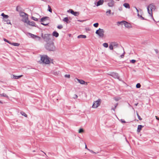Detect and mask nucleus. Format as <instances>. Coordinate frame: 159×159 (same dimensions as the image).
I'll return each instance as SVG.
<instances>
[{
  "label": "nucleus",
  "mask_w": 159,
  "mask_h": 159,
  "mask_svg": "<svg viewBox=\"0 0 159 159\" xmlns=\"http://www.w3.org/2000/svg\"><path fill=\"white\" fill-rule=\"evenodd\" d=\"M25 17V18L24 20V22L28 24L30 22V21L28 20V16H26V17Z\"/></svg>",
  "instance_id": "nucleus-19"
},
{
  "label": "nucleus",
  "mask_w": 159,
  "mask_h": 159,
  "mask_svg": "<svg viewBox=\"0 0 159 159\" xmlns=\"http://www.w3.org/2000/svg\"><path fill=\"white\" fill-rule=\"evenodd\" d=\"M70 13L72 15H73L74 12V11H73L72 10H70Z\"/></svg>",
  "instance_id": "nucleus-48"
},
{
  "label": "nucleus",
  "mask_w": 159,
  "mask_h": 159,
  "mask_svg": "<svg viewBox=\"0 0 159 159\" xmlns=\"http://www.w3.org/2000/svg\"><path fill=\"white\" fill-rule=\"evenodd\" d=\"M114 1L113 0H111L107 3V5L109 7H112L114 6Z\"/></svg>",
  "instance_id": "nucleus-9"
},
{
  "label": "nucleus",
  "mask_w": 159,
  "mask_h": 159,
  "mask_svg": "<svg viewBox=\"0 0 159 159\" xmlns=\"http://www.w3.org/2000/svg\"><path fill=\"white\" fill-rule=\"evenodd\" d=\"M154 51H155L156 53H157L158 52V51L157 49H155Z\"/></svg>",
  "instance_id": "nucleus-51"
},
{
  "label": "nucleus",
  "mask_w": 159,
  "mask_h": 159,
  "mask_svg": "<svg viewBox=\"0 0 159 159\" xmlns=\"http://www.w3.org/2000/svg\"><path fill=\"white\" fill-rule=\"evenodd\" d=\"M27 34L31 38L35 39L36 38V35L30 33H28Z\"/></svg>",
  "instance_id": "nucleus-15"
},
{
  "label": "nucleus",
  "mask_w": 159,
  "mask_h": 159,
  "mask_svg": "<svg viewBox=\"0 0 159 159\" xmlns=\"http://www.w3.org/2000/svg\"><path fill=\"white\" fill-rule=\"evenodd\" d=\"M115 109H116V108H115V107H113V108H112H112H111V109H112V110H114V111H115Z\"/></svg>",
  "instance_id": "nucleus-55"
},
{
  "label": "nucleus",
  "mask_w": 159,
  "mask_h": 159,
  "mask_svg": "<svg viewBox=\"0 0 159 159\" xmlns=\"http://www.w3.org/2000/svg\"><path fill=\"white\" fill-rule=\"evenodd\" d=\"M31 19H32L33 20H34V21H38V18H35V17H34V16H32V17H31Z\"/></svg>",
  "instance_id": "nucleus-36"
},
{
  "label": "nucleus",
  "mask_w": 159,
  "mask_h": 159,
  "mask_svg": "<svg viewBox=\"0 0 159 159\" xmlns=\"http://www.w3.org/2000/svg\"><path fill=\"white\" fill-rule=\"evenodd\" d=\"M1 16L3 17V20L5 19H7L9 17L8 15H5L3 13H2Z\"/></svg>",
  "instance_id": "nucleus-16"
},
{
  "label": "nucleus",
  "mask_w": 159,
  "mask_h": 159,
  "mask_svg": "<svg viewBox=\"0 0 159 159\" xmlns=\"http://www.w3.org/2000/svg\"><path fill=\"white\" fill-rule=\"evenodd\" d=\"M109 48L111 50H112L113 49V47L112 45L111 44L109 46Z\"/></svg>",
  "instance_id": "nucleus-43"
},
{
  "label": "nucleus",
  "mask_w": 159,
  "mask_h": 159,
  "mask_svg": "<svg viewBox=\"0 0 159 159\" xmlns=\"http://www.w3.org/2000/svg\"><path fill=\"white\" fill-rule=\"evenodd\" d=\"M62 28L63 26L62 25H59L57 26V28L59 29H61Z\"/></svg>",
  "instance_id": "nucleus-40"
},
{
  "label": "nucleus",
  "mask_w": 159,
  "mask_h": 159,
  "mask_svg": "<svg viewBox=\"0 0 159 159\" xmlns=\"http://www.w3.org/2000/svg\"><path fill=\"white\" fill-rule=\"evenodd\" d=\"M73 15L75 16H77L79 15V13L78 12L74 11Z\"/></svg>",
  "instance_id": "nucleus-32"
},
{
  "label": "nucleus",
  "mask_w": 159,
  "mask_h": 159,
  "mask_svg": "<svg viewBox=\"0 0 159 159\" xmlns=\"http://www.w3.org/2000/svg\"><path fill=\"white\" fill-rule=\"evenodd\" d=\"M113 14H114V13H112V15H113Z\"/></svg>",
  "instance_id": "nucleus-62"
},
{
  "label": "nucleus",
  "mask_w": 159,
  "mask_h": 159,
  "mask_svg": "<svg viewBox=\"0 0 159 159\" xmlns=\"http://www.w3.org/2000/svg\"><path fill=\"white\" fill-rule=\"evenodd\" d=\"M110 75L115 79H119V76L118 74L116 73H111L110 74Z\"/></svg>",
  "instance_id": "nucleus-8"
},
{
  "label": "nucleus",
  "mask_w": 159,
  "mask_h": 159,
  "mask_svg": "<svg viewBox=\"0 0 159 159\" xmlns=\"http://www.w3.org/2000/svg\"><path fill=\"white\" fill-rule=\"evenodd\" d=\"M103 46L105 48H107L108 47V44L107 43H103Z\"/></svg>",
  "instance_id": "nucleus-34"
},
{
  "label": "nucleus",
  "mask_w": 159,
  "mask_h": 159,
  "mask_svg": "<svg viewBox=\"0 0 159 159\" xmlns=\"http://www.w3.org/2000/svg\"><path fill=\"white\" fill-rule=\"evenodd\" d=\"M84 132V130L83 129H80L79 130V133H81Z\"/></svg>",
  "instance_id": "nucleus-41"
},
{
  "label": "nucleus",
  "mask_w": 159,
  "mask_h": 159,
  "mask_svg": "<svg viewBox=\"0 0 159 159\" xmlns=\"http://www.w3.org/2000/svg\"><path fill=\"white\" fill-rule=\"evenodd\" d=\"M45 48L48 50L51 51H54L56 50V47L52 41H51L48 43H47L45 45Z\"/></svg>",
  "instance_id": "nucleus-1"
},
{
  "label": "nucleus",
  "mask_w": 159,
  "mask_h": 159,
  "mask_svg": "<svg viewBox=\"0 0 159 159\" xmlns=\"http://www.w3.org/2000/svg\"><path fill=\"white\" fill-rule=\"evenodd\" d=\"M115 100L116 101H117L119 100V99L118 98H116L115 99Z\"/></svg>",
  "instance_id": "nucleus-56"
},
{
  "label": "nucleus",
  "mask_w": 159,
  "mask_h": 159,
  "mask_svg": "<svg viewBox=\"0 0 159 159\" xmlns=\"http://www.w3.org/2000/svg\"><path fill=\"white\" fill-rule=\"evenodd\" d=\"M98 23H96L93 24V25L95 27H97L98 26Z\"/></svg>",
  "instance_id": "nucleus-39"
},
{
  "label": "nucleus",
  "mask_w": 159,
  "mask_h": 159,
  "mask_svg": "<svg viewBox=\"0 0 159 159\" xmlns=\"http://www.w3.org/2000/svg\"><path fill=\"white\" fill-rule=\"evenodd\" d=\"M137 116L138 117V118L139 119V120H142V118L139 116V114H138V113H137Z\"/></svg>",
  "instance_id": "nucleus-38"
},
{
  "label": "nucleus",
  "mask_w": 159,
  "mask_h": 159,
  "mask_svg": "<svg viewBox=\"0 0 159 159\" xmlns=\"http://www.w3.org/2000/svg\"><path fill=\"white\" fill-rule=\"evenodd\" d=\"M48 18L49 17L47 16L41 18L40 19V22H41V24L45 26L48 25L49 24L48 23H44V22L46 20L48 19Z\"/></svg>",
  "instance_id": "nucleus-6"
},
{
  "label": "nucleus",
  "mask_w": 159,
  "mask_h": 159,
  "mask_svg": "<svg viewBox=\"0 0 159 159\" xmlns=\"http://www.w3.org/2000/svg\"><path fill=\"white\" fill-rule=\"evenodd\" d=\"M19 13L20 16L23 17H26V16H28V14L22 11H20V12H19Z\"/></svg>",
  "instance_id": "nucleus-11"
},
{
  "label": "nucleus",
  "mask_w": 159,
  "mask_h": 159,
  "mask_svg": "<svg viewBox=\"0 0 159 159\" xmlns=\"http://www.w3.org/2000/svg\"><path fill=\"white\" fill-rule=\"evenodd\" d=\"M63 21L66 22L67 23H69V20L67 17H66L64 18L63 20Z\"/></svg>",
  "instance_id": "nucleus-24"
},
{
  "label": "nucleus",
  "mask_w": 159,
  "mask_h": 159,
  "mask_svg": "<svg viewBox=\"0 0 159 159\" xmlns=\"http://www.w3.org/2000/svg\"><path fill=\"white\" fill-rule=\"evenodd\" d=\"M101 102V100L99 98L98 100L94 102L92 105V107L93 108H97L100 105Z\"/></svg>",
  "instance_id": "nucleus-5"
},
{
  "label": "nucleus",
  "mask_w": 159,
  "mask_h": 159,
  "mask_svg": "<svg viewBox=\"0 0 159 159\" xmlns=\"http://www.w3.org/2000/svg\"><path fill=\"white\" fill-rule=\"evenodd\" d=\"M78 96L76 94L75 95V97L74 98H77Z\"/></svg>",
  "instance_id": "nucleus-54"
},
{
  "label": "nucleus",
  "mask_w": 159,
  "mask_h": 159,
  "mask_svg": "<svg viewBox=\"0 0 159 159\" xmlns=\"http://www.w3.org/2000/svg\"><path fill=\"white\" fill-rule=\"evenodd\" d=\"M148 12L150 16H152V10L149 9L148 8H147Z\"/></svg>",
  "instance_id": "nucleus-18"
},
{
  "label": "nucleus",
  "mask_w": 159,
  "mask_h": 159,
  "mask_svg": "<svg viewBox=\"0 0 159 159\" xmlns=\"http://www.w3.org/2000/svg\"><path fill=\"white\" fill-rule=\"evenodd\" d=\"M34 39L36 41H40L41 39V38L40 37L36 35V38Z\"/></svg>",
  "instance_id": "nucleus-29"
},
{
  "label": "nucleus",
  "mask_w": 159,
  "mask_h": 159,
  "mask_svg": "<svg viewBox=\"0 0 159 159\" xmlns=\"http://www.w3.org/2000/svg\"><path fill=\"white\" fill-rule=\"evenodd\" d=\"M121 122L122 123H125L126 122V121L125 120H123L122 119H121Z\"/></svg>",
  "instance_id": "nucleus-49"
},
{
  "label": "nucleus",
  "mask_w": 159,
  "mask_h": 159,
  "mask_svg": "<svg viewBox=\"0 0 159 159\" xmlns=\"http://www.w3.org/2000/svg\"><path fill=\"white\" fill-rule=\"evenodd\" d=\"M40 57L41 63L46 64H49L50 63L49 58L47 55H41Z\"/></svg>",
  "instance_id": "nucleus-2"
},
{
  "label": "nucleus",
  "mask_w": 159,
  "mask_h": 159,
  "mask_svg": "<svg viewBox=\"0 0 159 159\" xmlns=\"http://www.w3.org/2000/svg\"><path fill=\"white\" fill-rule=\"evenodd\" d=\"M123 6L126 8L129 9L130 8L129 4L128 3H124Z\"/></svg>",
  "instance_id": "nucleus-20"
},
{
  "label": "nucleus",
  "mask_w": 159,
  "mask_h": 159,
  "mask_svg": "<svg viewBox=\"0 0 159 159\" xmlns=\"http://www.w3.org/2000/svg\"><path fill=\"white\" fill-rule=\"evenodd\" d=\"M104 2V0H99L97 2L96 6H98L100 5H102Z\"/></svg>",
  "instance_id": "nucleus-13"
},
{
  "label": "nucleus",
  "mask_w": 159,
  "mask_h": 159,
  "mask_svg": "<svg viewBox=\"0 0 159 159\" xmlns=\"http://www.w3.org/2000/svg\"><path fill=\"white\" fill-rule=\"evenodd\" d=\"M111 10H108L107 11L106 13L107 14V15L108 16L109 15L111 14Z\"/></svg>",
  "instance_id": "nucleus-33"
},
{
  "label": "nucleus",
  "mask_w": 159,
  "mask_h": 159,
  "mask_svg": "<svg viewBox=\"0 0 159 159\" xmlns=\"http://www.w3.org/2000/svg\"><path fill=\"white\" fill-rule=\"evenodd\" d=\"M65 77H67L68 78H70V75H65Z\"/></svg>",
  "instance_id": "nucleus-45"
},
{
  "label": "nucleus",
  "mask_w": 159,
  "mask_h": 159,
  "mask_svg": "<svg viewBox=\"0 0 159 159\" xmlns=\"http://www.w3.org/2000/svg\"><path fill=\"white\" fill-rule=\"evenodd\" d=\"M4 41H5V42H7V43H9L11 44V43H10L9 41L8 40H7V39H4Z\"/></svg>",
  "instance_id": "nucleus-47"
},
{
  "label": "nucleus",
  "mask_w": 159,
  "mask_h": 159,
  "mask_svg": "<svg viewBox=\"0 0 159 159\" xmlns=\"http://www.w3.org/2000/svg\"><path fill=\"white\" fill-rule=\"evenodd\" d=\"M125 53V52L124 51V53L122 55H120V57H121V58H122L124 57Z\"/></svg>",
  "instance_id": "nucleus-46"
},
{
  "label": "nucleus",
  "mask_w": 159,
  "mask_h": 159,
  "mask_svg": "<svg viewBox=\"0 0 159 159\" xmlns=\"http://www.w3.org/2000/svg\"><path fill=\"white\" fill-rule=\"evenodd\" d=\"M0 103H1V104H2V102L1 101H0Z\"/></svg>",
  "instance_id": "nucleus-59"
},
{
  "label": "nucleus",
  "mask_w": 159,
  "mask_h": 159,
  "mask_svg": "<svg viewBox=\"0 0 159 159\" xmlns=\"http://www.w3.org/2000/svg\"><path fill=\"white\" fill-rule=\"evenodd\" d=\"M16 10L18 12H20V11H21L20 7L19 6H17L16 7Z\"/></svg>",
  "instance_id": "nucleus-26"
},
{
  "label": "nucleus",
  "mask_w": 159,
  "mask_h": 159,
  "mask_svg": "<svg viewBox=\"0 0 159 159\" xmlns=\"http://www.w3.org/2000/svg\"><path fill=\"white\" fill-rule=\"evenodd\" d=\"M143 126H142L141 125H138L137 128V131L139 132H140V131L141 130L142 128H143Z\"/></svg>",
  "instance_id": "nucleus-23"
},
{
  "label": "nucleus",
  "mask_w": 159,
  "mask_h": 159,
  "mask_svg": "<svg viewBox=\"0 0 159 159\" xmlns=\"http://www.w3.org/2000/svg\"><path fill=\"white\" fill-rule=\"evenodd\" d=\"M33 152H35V150H33Z\"/></svg>",
  "instance_id": "nucleus-61"
},
{
  "label": "nucleus",
  "mask_w": 159,
  "mask_h": 159,
  "mask_svg": "<svg viewBox=\"0 0 159 159\" xmlns=\"http://www.w3.org/2000/svg\"><path fill=\"white\" fill-rule=\"evenodd\" d=\"M87 150L88 151H89L91 153H93V154H97L99 152H95L93 151V150L89 149H87Z\"/></svg>",
  "instance_id": "nucleus-30"
},
{
  "label": "nucleus",
  "mask_w": 159,
  "mask_h": 159,
  "mask_svg": "<svg viewBox=\"0 0 159 159\" xmlns=\"http://www.w3.org/2000/svg\"><path fill=\"white\" fill-rule=\"evenodd\" d=\"M52 35L53 36H54L56 38L58 37L59 36L58 33L56 31H53L52 33Z\"/></svg>",
  "instance_id": "nucleus-17"
},
{
  "label": "nucleus",
  "mask_w": 159,
  "mask_h": 159,
  "mask_svg": "<svg viewBox=\"0 0 159 159\" xmlns=\"http://www.w3.org/2000/svg\"><path fill=\"white\" fill-rule=\"evenodd\" d=\"M23 76L22 75H20L19 76H16L14 75H11V78L12 79H18Z\"/></svg>",
  "instance_id": "nucleus-12"
},
{
  "label": "nucleus",
  "mask_w": 159,
  "mask_h": 159,
  "mask_svg": "<svg viewBox=\"0 0 159 159\" xmlns=\"http://www.w3.org/2000/svg\"><path fill=\"white\" fill-rule=\"evenodd\" d=\"M130 62L132 63H134L136 62V60L133 59L130 60Z\"/></svg>",
  "instance_id": "nucleus-44"
},
{
  "label": "nucleus",
  "mask_w": 159,
  "mask_h": 159,
  "mask_svg": "<svg viewBox=\"0 0 159 159\" xmlns=\"http://www.w3.org/2000/svg\"><path fill=\"white\" fill-rule=\"evenodd\" d=\"M118 23H122L127 28H129L131 27V25L125 21H122L121 22H118Z\"/></svg>",
  "instance_id": "nucleus-7"
},
{
  "label": "nucleus",
  "mask_w": 159,
  "mask_h": 159,
  "mask_svg": "<svg viewBox=\"0 0 159 159\" xmlns=\"http://www.w3.org/2000/svg\"><path fill=\"white\" fill-rule=\"evenodd\" d=\"M78 38L80 39V38H83V39H85L86 38V36L84 35H80L78 36L77 37Z\"/></svg>",
  "instance_id": "nucleus-21"
},
{
  "label": "nucleus",
  "mask_w": 159,
  "mask_h": 159,
  "mask_svg": "<svg viewBox=\"0 0 159 159\" xmlns=\"http://www.w3.org/2000/svg\"><path fill=\"white\" fill-rule=\"evenodd\" d=\"M134 7L136 9V11L137 12V14L139 13V10H138V9L136 7Z\"/></svg>",
  "instance_id": "nucleus-50"
},
{
  "label": "nucleus",
  "mask_w": 159,
  "mask_h": 159,
  "mask_svg": "<svg viewBox=\"0 0 159 159\" xmlns=\"http://www.w3.org/2000/svg\"><path fill=\"white\" fill-rule=\"evenodd\" d=\"M155 117L156 118V119L158 120H159V118L158 117V116H155Z\"/></svg>",
  "instance_id": "nucleus-53"
},
{
  "label": "nucleus",
  "mask_w": 159,
  "mask_h": 159,
  "mask_svg": "<svg viewBox=\"0 0 159 159\" xmlns=\"http://www.w3.org/2000/svg\"><path fill=\"white\" fill-rule=\"evenodd\" d=\"M138 104V103H135L134 105L135 106H137Z\"/></svg>",
  "instance_id": "nucleus-58"
},
{
  "label": "nucleus",
  "mask_w": 159,
  "mask_h": 159,
  "mask_svg": "<svg viewBox=\"0 0 159 159\" xmlns=\"http://www.w3.org/2000/svg\"><path fill=\"white\" fill-rule=\"evenodd\" d=\"M48 10L50 12H52V9L51 7L49 6V5H48Z\"/></svg>",
  "instance_id": "nucleus-35"
},
{
  "label": "nucleus",
  "mask_w": 159,
  "mask_h": 159,
  "mask_svg": "<svg viewBox=\"0 0 159 159\" xmlns=\"http://www.w3.org/2000/svg\"><path fill=\"white\" fill-rule=\"evenodd\" d=\"M118 104L117 103H116L115 106V108H116V107L118 105Z\"/></svg>",
  "instance_id": "nucleus-52"
},
{
  "label": "nucleus",
  "mask_w": 159,
  "mask_h": 159,
  "mask_svg": "<svg viewBox=\"0 0 159 159\" xmlns=\"http://www.w3.org/2000/svg\"><path fill=\"white\" fill-rule=\"evenodd\" d=\"M0 96L4 97L7 98H8V96L5 93H3L2 94H0Z\"/></svg>",
  "instance_id": "nucleus-27"
},
{
  "label": "nucleus",
  "mask_w": 159,
  "mask_h": 159,
  "mask_svg": "<svg viewBox=\"0 0 159 159\" xmlns=\"http://www.w3.org/2000/svg\"><path fill=\"white\" fill-rule=\"evenodd\" d=\"M147 8L152 10L153 9H155V6L152 3L150 4L148 7H147Z\"/></svg>",
  "instance_id": "nucleus-10"
},
{
  "label": "nucleus",
  "mask_w": 159,
  "mask_h": 159,
  "mask_svg": "<svg viewBox=\"0 0 159 159\" xmlns=\"http://www.w3.org/2000/svg\"><path fill=\"white\" fill-rule=\"evenodd\" d=\"M137 16H138L139 17L141 18L142 20H144V18L142 16L140 15L139 13L137 14Z\"/></svg>",
  "instance_id": "nucleus-42"
},
{
  "label": "nucleus",
  "mask_w": 159,
  "mask_h": 159,
  "mask_svg": "<svg viewBox=\"0 0 159 159\" xmlns=\"http://www.w3.org/2000/svg\"><path fill=\"white\" fill-rule=\"evenodd\" d=\"M11 44L13 45V46H18L20 45V44L17 43H11Z\"/></svg>",
  "instance_id": "nucleus-31"
},
{
  "label": "nucleus",
  "mask_w": 159,
  "mask_h": 159,
  "mask_svg": "<svg viewBox=\"0 0 159 159\" xmlns=\"http://www.w3.org/2000/svg\"><path fill=\"white\" fill-rule=\"evenodd\" d=\"M3 20L5 22H6L7 24H11L10 20H8V18L7 19H4V20Z\"/></svg>",
  "instance_id": "nucleus-25"
},
{
  "label": "nucleus",
  "mask_w": 159,
  "mask_h": 159,
  "mask_svg": "<svg viewBox=\"0 0 159 159\" xmlns=\"http://www.w3.org/2000/svg\"><path fill=\"white\" fill-rule=\"evenodd\" d=\"M104 30L102 29L99 28L97 30L95 33L98 35V36L101 38H103L104 36Z\"/></svg>",
  "instance_id": "nucleus-4"
},
{
  "label": "nucleus",
  "mask_w": 159,
  "mask_h": 159,
  "mask_svg": "<svg viewBox=\"0 0 159 159\" xmlns=\"http://www.w3.org/2000/svg\"><path fill=\"white\" fill-rule=\"evenodd\" d=\"M28 24L29 25L32 26H36L35 25V23L33 21H31V22H30H30H29Z\"/></svg>",
  "instance_id": "nucleus-22"
},
{
  "label": "nucleus",
  "mask_w": 159,
  "mask_h": 159,
  "mask_svg": "<svg viewBox=\"0 0 159 159\" xmlns=\"http://www.w3.org/2000/svg\"><path fill=\"white\" fill-rule=\"evenodd\" d=\"M86 85H87V83H86Z\"/></svg>",
  "instance_id": "nucleus-63"
},
{
  "label": "nucleus",
  "mask_w": 159,
  "mask_h": 159,
  "mask_svg": "<svg viewBox=\"0 0 159 159\" xmlns=\"http://www.w3.org/2000/svg\"><path fill=\"white\" fill-rule=\"evenodd\" d=\"M20 114L22 116H23L25 117H27V115L23 111L20 112Z\"/></svg>",
  "instance_id": "nucleus-28"
},
{
  "label": "nucleus",
  "mask_w": 159,
  "mask_h": 159,
  "mask_svg": "<svg viewBox=\"0 0 159 159\" xmlns=\"http://www.w3.org/2000/svg\"><path fill=\"white\" fill-rule=\"evenodd\" d=\"M141 84L140 83H137L136 85V87L137 88H139L141 87Z\"/></svg>",
  "instance_id": "nucleus-37"
},
{
  "label": "nucleus",
  "mask_w": 159,
  "mask_h": 159,
  "mask_svg": "<svg viewBox=\"0 0 159 159\" xmlns=\"http://www.w3.org/2000/svg\"><path fill=\"white\" fill-rule=\"evenodd\" d=\"M85 148L86 149H88V148H87V146H86V144H85Z\"/></svg>",
  "instance_id": "nucleus-57"
},
{
  "label": "nucleus",
  "mask_w": 159,
  "mask_h": 159,
  "mask_svg": "<svg viewBox=\"0 0 159 159\" xmlns=\"http://www.w3.org/2000/svg\"><path fill=\"white\" fill-rule=\"evenodd\" d=\"M76 79L78 81V82L81 84H84L85 83V82L82 80L79 79L77 78H76Z\"/></svg>",
  "instance_id": "nucleus-14"
},
{
  "label": "nucleus",
  "mask_w": 159,
  "mask_h": 159,
  "mask_svg": "<svg viewBox=\"0 0 159 159\" xmlns=\"http://www.w3.org/2000/svg\"><path fill=\"white\" fill-rule=\"evenodd\" d=\"M128 104L129 105V106H131V105H130V104L129 103H128Z\"/></svg>",
  "instance_id": "nucleus-60"
},
{
  "label": "nucleus",
  "mask_w": 159,
  "mask_h": 159,
  "mask_svg": "<svg viewBox=\"0 0 159 159\" xmlns=\"http://www.w3.org/2000/svg\"><path fill=\"white\" fill-rule=\"evenodd\" d=\"M42 37L44 41L47 43H48V42L50 41L51 38L52 37V35L50 34H45L44 35L42 34Z\"/></svg>",
  "instance_id": "nucleus-3"
}]
</instances>
